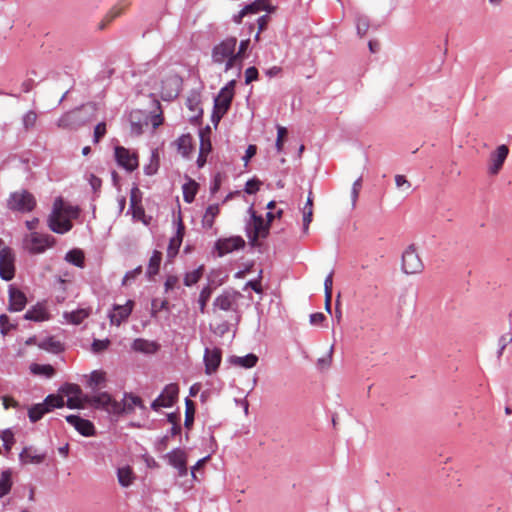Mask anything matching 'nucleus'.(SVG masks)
<instances>
[{
	"label": "nucleus",
	"instance_id": "obj_1",
	"mask_svg": "<svg viewBox=\"0 0 512 512\" xmlns=\"http://www.w3.org/2000/svg\"><path fill=\"white\" fill-rule=\"evenodd\" d=\"M79 208L67 204L62 198L55 199L48 217V227L57 234H64L73 227L71 220L79 216Z\"/></svg>",
	"mask_w": 512,
	"mask_h": 512
},
{
	"label": "nucleus",
	"instance_id": "obj_2",
	"mask_svg": "<svg viewBox=\"0 0 512 512\" xmlns=\"http://www.w3.org/2000/svg\"><path fill=\"white\" fill-rule=\"evenodd\" d=\"M237 43V38L234 36L223 39L212 48L211 59L214 64L223 65L225 72L235 68L239 75L242 66L239 62V54H236Z\"/></svg>",
	"mask_w": 512,
	"mask_h": 512
},
{
	"label": "nucleus",
	"instance_id": "obj_3",
	"mask_svg": "<svg viewBox=\"0 0 512 512\" xmlns=\"http://www.w3.org/2000/svg\"><path fill=\"white\" fill-rule=\"evenodd\" d=\"M242 298V294L234 290H225L218 295L212 303V312L215 315H219L220 312H233L238 313L239 311V300Z\"/></svg>",
	"mask_w": 512,
	"mask_h": 512
},
{
	"label": "nucleus",
	"instance_id": "obj_4",
	"mask_svg": "<svg viewBox=\"0 0 512 512\" xmlns=\"http://www.w3.org/2000/svg\"><path fill=\"white\" fill-rule=\"evenodd\" d=\"M251 219L247 224V234L250 239V243L253 246L259 245V239H264L269 235V222H265V219L257 215L253 208L249 209Z\"/></svg>",
	"mask_w": 512,
	"mask_h": 512
},
{
	"label": "nucleus",
	"instance_id": "obj_5",
	"mask_svg": "<svg viewBox=\"0 0 512 512\" xmlns=\"http://www.w3.org/2000/svg\"><path fill=\"white\" fill-rule=\"evenodd\" d=\"M35 206L34 196L26 190L11 193L7 200V207L12 211L27 213L31 212Z\"/></svg>",
	"mask_w": 512,
	"mask_h": 512
},
{
	"label": "nucleus",
	"instance_id": "obj_6",
	"mask_svg": "<svg viewBox=\"0 0 512 512\" xmlns=\"http://www.w3.org/2000/svg\"><path fill=\"white\" fill-rule=\"evenodd\" d=\"M84 401L96 409H104L109 413L120 414L121 403L114 400L107 392H102L98 395L90 396L84 395Z\"/></svg>",
	"mask_w": 512,
	"mask_h": 512
},
{
	"label": "nucleus",
	"instance_id": "obj_7",
	"mask_svg": "<svg viewBox=\"0 0 512 512\" xmlns=\"http://www.w3.org/2000/svg\"><path fill=\"white\" fill-rule=\"evenodd\" d=\"M26 249L32 254L43 253L55 244V239L48 234L32 232L24 240Z\"/></svg>",
	"mask_w": 512,
	"mask_h": 512
},
{
	"label": "nucleus",
	"instance_id": "obj_8",
	"mask_svg": "<svg viewBox=\"0 0 512 512\" xmlns=\"http://www.w3.org/2000/svg\"><path fill=\"white\" fill-rule=\"evenodd\" d=\"M235 80H231L225 87H223L214 102V114L217 118H221L230 108L234 96Z\"/></svg>",
	"mask_w": 512,
	"mask_h": 512
},
{
	"label": "nucleus",
	"instance_id": "obj_9",
	"mask_svg": "<svg viewBox=\"0 0 512 512\" xmlns=\"http://www.w3.org/2000/svg\"><path fill=\"white\" fill-rule=\"evenodd\" d=\"M509 151V147L506 144H501L490 153L487 166L489 175L496 176L500 173L509 155Z\"/></svg>",
	"mask_w": 512,
	"mask_h": 512
},
{
	"label": "nucleus",
	"instance_id": "obj_10",
	"mask_svg": "<svg viewBox=\"0 0 512 512\" xmlns=\"http://www.w3.org/2000/svg\"><path fill=\"white\" fill-rule=\"evenodd\" d=\"M423 262L413 245L409 246L402 255V269L406 274H417L422 272Z\"/></svg>",
	"mask_w": 512,
	"mask_h": 512
},
{
	"label": "nucleus",
	"instance_id": "obj_11",
	"mask_svg": "<svg viewBox=\"0 0 512 512\" xmlns=\"http://www.w3.org/2000/svg\"><path fill=\"white\" fill-rule=\"evenodd\" d=\"M15 276V255L9 247L0 249V277L10 281Z\"/></svg>",
	"mask_w": 512,
	"mask_h": 512
},
{
	"label": "nucleus",
	"instance_id": "obj_12",
	"mask_svg": "<svg viewBox=\"0 0 512 512\" xmlns=\"http://www.w3.org/2000/svg\"><path fill=\"white\" fill-rule=\"evenodd\" d=\"M179 394V387L175 383H170L165 386L162 393L152 402L151 407L154 410L159 408L171 407L177 401Z\"/></svg>",
	"mask_w": 512,
	"mask_h": 512
},
{
	"label": "nucleus",
	"instance_id": "obj_13",
	"mask_svg": "<svg viewBox=\"0 0 512 512\" xmlns=\"http://www.w3.org/2000/svg\"><path fill=\"white\" fill-rule=\"evenodd\" d=\"M261 11H270V4L267 0H255L251 4L246 5L237 15L233 16V21L236 24H241L245 17L250 18Z\"/></svg>",
	"mask_w": 512,
	"mask_h": 512
},
{
	"label": "nucleus",
	"instance_id": "obj_14",
	"mask_svg": "<svg viewBox=\"0 0 512 512\" xmlns=\"http://www.w3.org/2000/svg\"><path fill=\"white\" fill-rule=\"evenodd\" d=\"M115 158L119 166L127 171H134L138 167V156L136 153H131L125 147L117 146L115 148Z\"/></svg>",
	"mask_w": 512,
	"mask_h": 512
},
{
	"label": "nucleus",
	"instance_id": "obj_15",
	"mask_svg": "<svg viewBox=\"0 0 512 512\" xmlns=\"http://www.w3.org/2000/svg\"><path fill=\"white\" fill-rule=\"evenodd\" d=\"M245 246V241L240 236L219 239L216 242V249L219 256L241 249Z\"/></svg>",
	"mask_w": 512,
	"mask_h": 512
},
{
	"label": "nucleus",
	"instance_id": "obj_16",
	"mask_svg": "<svg viewBox=\"0 0 512 512\" xmlns=\"http://www.w3.org/2000/svg\"><path fill=\"white\" fill-rule=\"evenodd\" d=\"M134 302L128 300L124 305H114L113 311L108 315L112 325L119 326L125 321L133 310Z\"/></svg>",
	"mask_w": 512,
	"mask_h": 512
},
{
	"label": "nucleus",
	"instance_id": "obj_17",
	"mask_svg": "<svg viewBox=\"0 0 512 512\" xmlns=\"http://www.w3.org/2000/svg\"><path fill=\"white\" fill-rule=\"evenodd\" d=\"M221 359L222 351L220 348H206L204 353L205 373L211 375L216 372L221 363Z\"/></svg>",
	"mask_w": 512,
	"mask_h": 512
},
{
	"label": "nucleus",
	"instance_id": "obj_18",
	"mask_svg": "<svg viewBox=\"0 0 512 512\" xmlns=\"http://www.w3.org/2000/svg\"><path fill=\"white\" fill-rule=\"evenodd\" d=\"M166 458L168 459L169 464L178 470L180 476H185L187 474V457L183 450L174 449L166 455Z\"/></svg>",
	"mask_w": 512,
	"mask_h": 512
},
{
	"label": "nucleus",
	"instance_id": "obj_19",
	"mask_svg": "<svg viewBox=\"0 0 512 512\" xmlns=\"http://www.w3.org/2000/svg\"><path fill=\"white\" fill-rule=\"evenodd\" d=\"M66 420L83 436L89 437L95 434V428L91 421L76 415H68Z\"/></svg>",
	"mask_w": 512,
	"mask_h": 512
},
{
	"label": "nucleus",
	"instance_id": "obj_20",
	"mask_svg": "<svg viewBox=\"0 0 512 512\" xmlns=\"http://www.w3.org/2000/svg\"><path fill=\"white\" fill-rule=\"evenodd\" d=\"M27 298L25 294L17 288H9V310L10 311H21L25 308Z\"/></svg>",
	"mask_w": 512,
	"mask_h": 512
},
{
	"label": "nucleus",
	"instance_id": "obj_21",
	"mask_svg": "<svg viewBox=\"0 0 512 512\" xmlns=\"http://www.w3.org/2000/svg\"><path fill=\"white\" fill-rule=\"evenodd\" d=\"M133 351L144 354H155L160 346L155 341H150L144 338H136L131 345Z\"/></svg>",
	"mask_w": 512,
	"mask_h": 512
},
{
	"label": "nucleus",
	"instance_id": "obj_22",
	"mask_svg": "<svg viewBox=\"0 0 512 512\" xmlns=\"http://www.w3.org/2000/svg\"><path fill=\"white\" fill-rule=\"evenodd\" d=\"M128 6V3L121 1L113 6L109 12L104 16V18L100 21L98 28L100 30H104L114 19L120 16L123 11Z\"/></svg>",
	"mask_w": 512,
	"mask_h": 512
},
{
	"label": "nucleus",
	"instance_id": "obj_23",
	"mask_svg": "<svg viewBox=\"0 0 512 512\" xmlns=\"http://www.w3.org/2000/svg\"><path fill=\"white\" fill-rule=\"evenodd\" d=\"M136 407L144 409L145 406L143 404L142 399L139 396H136L132 393H127L124 395L123 401L121 403V413L122 412H132Z\"/></svg>",
	"mask_w": 512,
	"mask_h": 512
},
{
	"label": "nucleus",
	"instance_id": "obj_24",
	"mask_svg": "<svg viewBox=\"0 0 512 512\" xmlns=\"http://www.w3.org/2000/svg\"><path fill=\"white\" fill-rule=\"evenodd\" d=\"M80 125L76 111H70L63 114L57 121L58 128L72 130Z\"/></svg>",
	"mask_w": 512,
	"mask_h": 512
},
{
	"label": "nucleus",
	"instance_id": "obj_25",
	"mask_svg": "<svg viewBox=\"0 0 512 512\" xmlns=\"http://www.w3.org/2000/svg\"><path fill=\"white\" fill-rule=\"evenodd\" d=\"M91 308H81L72 312H65L64 318L73 325L81 324L91 314Z\"/></svg>",
	"mask_w": 512,
	"mask_h": 512
},
{
	"label": "nucleus",
	"instance_id": "obj_26",
	"mask_svg": "<svg viewBox=\"0 0 512 512\" xmlns=\"http://www.w3.org/2000/svg\"><path fill=\"white\" fill-rule=\"evenodd\" d=\"M24 318L27 320L40 322V321L48 320L49 314L44 306L38 304V305L32 307L31 309H29L25 313Z\"/></svg>",
	"mask_w": 512,
	"mask_h": 512
},
{
	"label": "nucleus",
	"instance_id": "obj_27",
	"mask_svg": "<svg viewBox=\"0 0 512 512\" xmlns=\"http://www.w3.org/2000/svg\"><path fill=\"white\" fill-rule=\"evenodd\" d=\"M220 213V207L218 204L209 205L202 218V226L205 229H211L214 225L216 217Z\"/></svg>",
	"mask_w": 512,
	"mask_h": 512
},
{
	"label": "nucleus",
	"instance_id": "obj_28",
	"mask_svg": "<svg viewBox=\"0 0 512 512\" xmlns=\"http://www.w3.org/2000/svg\"><path fill=\"white\" fill-rule=\"evenodd\" d=\"M175 144L177 146V151L184 157H188L192 151V137L189 134H185L180 136Z\"/></svg>",
	"mask_w": 512,
	"mask_h": 512
},
{
	"label": "nucleus",
	"instance_id": "obj_29",
	"mask_svg": "<svg viewBox=\"0 0 512 512\" xmlns=\"http://www.w3.org/2000/svg\"><path fill=\"white\" fill-rule=\"evenodd\" d=\"M117 478H118L119 484L122 487H129L133 483L135 476H134L132 468L129 466H125V467L118 468Z\"/></svg>",
	"mask_w": 512,
	"mask_h": 512
},
{
	"label": "nucleus",
	"instance_id": "obj_30",
	"mask_svg": "<svg viewBox=\"0 0 512 512\" xmlns=\"http://www.w3.org/2000/svg\"><path fill=\"white\" fill-rule=\"evenodd\" d=\"M38 346L43 350L55 354L60 353L64 350L63 344L54 337L45 338L38 344Z\"/></svg>",
	"mask_w": 512,
	"mask_h": 512
},
{
	"label": "nucleus",
	"instance_id": "obj_31",
	"mask_svg": "<svg viewBox=\"0 0 512 512\" xmlns=\"http://www.w3.org/2000/svg\"><path fill=\"white\" fill-rule=\"evenodd\" d=\"M230 362L244 368H252L257 364L258 357L255 354H248L243 357L233 356L231 357Z\"/></svg>",
	"mask_w": 512,
	"mask_h": 512
},
{
	"label": "nucleus",
	"instance_id": "obj_32",
	"mask_svg": "<svg viewBox=\"0 0 512 512\" xmlns=\"http://www.w3.org/2000/svg\"><path fill=\"white\" fill-rule=\"evenodd\" d=\"M184 225L183 223L180 221L179 223V227H178V230H177V235L173 238L170 239V242H169V246H168V254L169 255H175L180 246H181V243H182V239H183V234H184Z\"/></svg>",
	"mask_w": 512,
	"mask_h": 512
},
{
	"label": "nucleus",
	"instance_id": "obj_33",
	"mask_svg": "<svg viewBox=\"0 0 512 512\" xmlns=\"http://www.w3.org/2000/svg\"><path fill=\"white\" fill-rule=\"evenodd\" d=\"M12 472L4 470L0 474V498L7 495L12 488Z\"/></svg>",
	"mask_w": 512,
	"mask_h": 512
},
{
	"label": "nucleus",
	"instance_id": "obj_34",
	"mask_svg": "<svg viewBox=\"0 0 512 512\" xmlns=\"http://www.w3.org/2000/svg\"><path fill=\"white\" fill-rule=\"evenodd\" d=\"M161 260L162 253L160 251L155 250L149 260L147 267V275L149 277H153L154 275L158 274Z\"/></svg>",
	"mask_w": 512,
	"mask_h": 512
},
{
	"label": "nucleus",
	"instance_id": "obj_35",
	"mask_svg": "<svg viewBox=\"0 0 512 512\" xmlns=\"http://www.w3.org/2000/svg\"><path fill=\"white\" fill-rule=\"evenodd\" d=\"M44 458V455L35 454L31 448H24L23 451L20 453V460L25 464H39L44 460Z\"/></svg>",
	"mask_w": 512,
	"mask_h": 512
},
{
	"label": "nucleus",
	"instance_id": "obj_36",
	"mask_svg": "<svg viewBox=\"0 0 512 512\" xmlns=\"http://www.w3.org/2000/svg\"><path fill=\"white\" fill-rule=\"evenodd\" d=\"M65 259L69 263H71V264H73V265H75L77 267H81L82 268L84 266V259H85V257H84L83 251L80 250V249H72V250H70L66 254Z\"/></svg>",
	"mask_w": 512,
	"mask_h": 512
},
{
	"label": "nucleus",
	"instance_id": "obj_37",
	"mask_svg": "<svg viewBox=\"0 0 512 512\" xmlns=\"http://www.w3.org/2000/svg\"><path fill=\"white\" fill-rule=\"evenodd\" d=\"M213 287L211 285H207L202 288L199 294L198 304L199 310L202 314L206 312L207 303L212 295Z\"/></svg>",
	"mask_w": 512,
	"mask_h": 512
},
{
	"label": "nucleus",
	"instance_id": "obj_38",
	"mask_svg": "<svg viewBox=\"0 0 512 512\" xmlns=\"http://www.w3.org/2000/svg\"><path fill=\"white\" fill-rule=\"evenodd\" d=\"M203 273H204L203 265L199 266L197 269H195L191 272L186 273L185 277H184V285L190 287V286L196 284L202 278Z\"/></svg>",
	"mask_w": 512,
	"mask_h": 512
},
{
	"label": "nucleus",
	"instance_id": "obj_39",
	"mask_svg": "<svg viewBox=\"0 0 512 512\" xmlns=\"http://www.w3.org/2000/svg\"><path fill=\"white\" fill-rule=\"evenodd\" d=\"M46 413H48V408L45 407L43 403L36 404L32 406L28 411V416L31 422H37L40 420Z\"/></svg>",
	"mask_w": 512,
	"mask_h": 512
},
{
	"label": "nucleus",
	"instance_id": "obj_40",
	"mask_svg": "<svg viewBox=\"0 0 512 512\" xmlns=\"http://www.w3.org/2000/svg\"><path fill=\"white\" fill-rule=\"evenodd\" d=\"M105 382V373L95 370L90 374L88 379V386L92 390L98 389Z\"/></svg>",
	"mask_w": 512,
	"mask_h": 512
},
{
	"label": "nucleus",
	"instance_id": "obj_41",
	"mask_svg": "<svg viewBox=\"0 0 512 512\" xmlns=\"http://www.w3.org/2000/svg\"><path fill=\"white\" fill-rule=\"evenodd\" d=\"M43 404L46 408H48V412H50L53 408H61L64 406V399L60 395H48Z\"/></svg>",
	"mask_w": 512,
	"mask_h": 512
},
{
	"label": "nucleus",
	"instance_id": "obj_42",
	"mask_svg": "<svg viewBox=\"0 0 512 512\" xmlns=\"http://www.w3.org/2000/svg\"><path fill=\"white\" fill-rule=\"evenodd\" d=\"M197 187L198 185L195 181H190L183 185V197L185 202L191 203L194 200L197 193Z\"/></svg>",
	"mask_w": 512,
	"mask_h": 512
},
{
	"label": "nucleus",
	"instance_id": "obj_43",
	"mask_svg": "<svg viewBox=\"0 0 512 512\" xmlns=\"http://www.w3.org/2000/svg\"><path fill=\"white\" fill-rule=\"evenodd\" d=\"M31 371L34 373V374H37V375H44L48 378L54 376L55 374V369L53 368V366L49 365V364H44V365H41V364H33L31 366Z\"/></svg>",
	"mask_w": 512,
	"mask_h": 512
},
{
	"label": "nucleus",
	"instance_id": "obj_44",
	"mask_svg": "<svg viewBox=\"0 0 512 512\" xmlns=\"http://www.w3.org/2000/svg\"><path fill=\"white\" fill-rule=\"evenodd\" d=\"M186 105L189 108L190 111L193 112V117H199L202 114V108L200 106V100L198 96L193 95L191 97H188L186 101Z\"/></svg>",
	"mask_w": 512,
	"mask_h": 512
},
{
	"label": "nucleus",
	"instance_id": "obj_45",
	"mask_svg": "<svg viewBox=\"0 0 512 512\" xmlns=\"http://www.w3.org/2000/svg\"><path fill=\"white\" fill-rule=\"evenodd\" d=\"M185 405H186V411H185L184 425H185V427L189 428L190 426H192V424L194 422L195 406H194V402L190 399H186Z\"/></svg>",
	"mask_w": 512,
	"mask_h": 512
},
{
	"label": "nucleus",
	"instance_id": "obj_46",
	"mask_svg": "<svg viewBox=\"0 0 512 512\" xmlns=\"http://www.w3.org/2000/svg\"><path fill=\"white\" fill-rule=\"evenodd\" d=\"M0 437H1L2 441H3L4 449L7 452H10V450L12 449V446L15 443V438H14L13 432L10 429H6V430L1 432Z\"/></svg>",
	"mask_w": 512,
	"mask_h": 512
},
{
	"label": "nucleus",
	"instance_id": "obj_47",
	"mask_svg": "<svg viewBox=\"0 0 512 512\" xmlns=\"http://www.w3.org/2000/svg\"><path fill=\"white\" fill-rule=\"evenodd\" d=\"M395 185L397 189L400 191L408 194L411 190V182L407 180V178L404 175H396L395 176Z\"/></svg>",
	"mask_w": 512,
	"mask_h": 512
},
{
	"label": "nucleus",
	"instance_id": "obj_48",
	"mask_svg": "<svg viewBox=\"0 0 512 512\" xmlns=\"http://www.w3.org/2000/svg\"><path fill=\"white\" fill-rule=\"evenodd\" d=\"M62 392L68 397H83L82 390L79 385L74 383H68L62 388Z\"/></svg>",
	"mask_w": 512,
	"mask_h": 512
},
{
	"label": "nucleus",
	"instance_id": "obj_49",
	"mask_svg": "<svg viewBox=\"0 0 512 512\" xmlns=\"http://www.w3.org/2000/svg\"><path fill=\"white\" fill-rule=\"evenodd\" d=\"M130 211L135 220L141 221L144 224H148V222L146 221L145 210H144L142 204L136 205L134 207H130Z\"/></svg>",
	"mask_w": 512,
	"mask_h": 512
},
{
	"label": "nucleus",
	"instance_id": "obj_50",
	"mask_svg": "<svg viewBox=\"0 0 512 512\" xmlns=\"http://www.w3.org/2000/svg\"><path fill=\"white\" fill-rule=\"evenodd\" d=\"M313 218V209H305L303 208V233L305 235L308 234L309 231V225L312 222Z\"/></svg>",
	"mask_w": 512,
	"mask_h": 512
},
{
	"label": "nucleus",
	"instance_id": "obj_51",
	"mask_svg": "<svg viewBox=\"0 0 512 512\" xmlns=\"http://www.w3.org/2000/svg\"><path fill=\"white\" fill-rule=\"evenodd\" d=\"M109 339L99 340L95 339L92 343V351L95 353H100L104 350H106L110 345Z\"/></svg>",
	"mask_w": 512,
	"mask_h": 512
},
{
	"label": "nucleus",
	"instance_id": "obj_52",
	"mask_svg": "<svg viewBox=\"0 0 512 512\" xmlns=\"http://www.w3.org/2000/svg\"><path fill=\"white\" fill-rule=\"evenodd\" d=\"M142 194L138 187H133L130 191V207L141 204Z\"/></svg>",
	"mask_w": 512,
	"mask_h": 512
},
{
	"label": "nucleus",
	"instance_id": "obj_53",
	"mask_svg": "<svg viewBox=\"0 0 512 512\" xmlns=\"http://www.w3.org/2000/svg\"><path fill=\"white\" fill-rule=\"evenodd\" d=\"M87 403L84 401V396L83 397H68V400H67V403L66 405L71 408V409H75V408H83Z\"/></svg>",
	"mask_w": 512,
	"mask_h": 512
},
{
	"label": "nucleus",
	"instance_id": "obj_54",
	"mask_svg": "<svg viewBox=\"0 0 512 512\" xmlns=\"http://www.w3.org/2000/svg\"><path fill=\"white\" fill-rule=\"evenodd\" d=\"M269 21H270V17L268 15H263L256 19V23L258 26V32L255 36L256 40H259L260 33L266 29Z\"/></svg>",
	"mask_w": 512,
	"mask_h": 512
},
{
	"label": "nucleus",
	"instance_id": "obj_55",
	"mask_svg": "<svg viewBox=\"0 0 512 512\" xmlns=\"http://www.w3.org/2000/svg\"><path fill=\"white\" fill-rule=\"evenodd\" d=\"M37 121V114L34 111H28L23 117V124L26 129L34 127Z\"/></svg>",
	"mask_w": 512,
	"mask_h": 512
},
{
	"label": "nucleus",
	"instance_id": "obj_56",
	"mask_svg": "<svg viewBox=\"0 0 512 512\" xmlns=\"http://www.w3.org/2000/svg\"><path fill=\"white\" fill-rule=\"evenodd\" d=\"M261 182L257 179L248 180L245 184V192L247 194H255L260 188Z\"/></svg>",
	"mask_w": 512,
	"mask_h": 512
},
{
	"label": "nucleus",
	"instance_id": "obj_57",
	"mask_svg": "<svg viewBox=\"0 0 512 512\" xmlns=\"http://www.w3.org/2000/svg\"><path fill=\"white\" fill-rule=\"evenodd\" d=\"M287 135V129L282 126H278L277 128V140H276V148L280 152L283 148L284 138Z\"/></svg>",
	"mask_w": 512,
	"mask_h": 512
},
{
	"label": "nucleus",
	"instance_id": "obj_58",
	"mask_svg": "<svg viewBox=\"0 0 512 512\" xmlns=\"http://www.w3.org/2000/svg\"><path fill=\"white\" fill-rule=\"evenodd\" d=\"M106 134V124L105 122H100L96 125L94 129V142L98 143L100 139Z\"/></svg>",
	"mask_w": 512,
	"mask_h": 512
},
{
	"label": "nucleus",
	"instance_id": "obj_59",
	"mask_svg": "<svg viewBox=\"0 0 512 512\" xmlns=\"http://www.w3.org/2000/svg\"><path fill=\"white\" fill-rule=\"evenodd\" d=\"M250 44V39L242 40L239 43L238 50H236V54H239V62L242 65L243 59L245 57V52L247 51Z\"/></svg>",
	"mask_w": 512,
	"mask_h": 512
},
{
	"label": "nucleus",
	"instance_id": "obj_60",
	"mask_svg": "<svg viewBox=\"0 0 512 512\" xmlns=\"http://www.w3.org/2000/svg\"><path fill=\"white\" fill-rule=\"evenodd\" d=\"M369 29L367 18H359L357 21V32L360 36H364Z\"/></svg>",
	"mask_w": 512,
	"mask_h": 512
},
{
	"label": "nucleus",
	"instance_id": "obj_61",
	"mask_svg": "<svg viewBox=\"0 0 512 512\" xmlns=\"http://www.w3.org/2000/svg\"><path fill=\"white\" fill-rule=\"evenodd\" d=\"M258 78V70L255 67H249L245 71V83L250 84L251 82L257 80Z\"/></svg>",
	"mask_w": 512,
	"mask_h": 512
},
{
	"label": "nucleus",
	"instance_id": "obj_62",
	"mask_svg": "<svg viewBox=\"0 0 512 512\" xmlns=\"http://www.w3.org/2000/svg\"><path fill=\"white\" fill-rule=\"evenodd\" d=\"M88 181L93 189V191H98L101 188L102 181L100 178L95 176L94 174H90L88 177Z\"/></svg>",
	"mask_w": 512,
	"mask_h": 512
},
{
	"label": "nucleus",
	"instance_id": "obj_63",
	"mask_svg": "<svg viewBox=\"0 0 512 512\" xmlns=\"http://www.w3.org/2000/svg\"><path fill=\"white\" fill-rule=\"evenodd\" d=\"M178 277L177 276H174V275H170L166 278V281H165V290L168 291V290H172L176 287V285L178 284Z\"/></svg>",
	"mask_w": 512,
	"mask_h": 512
},
{
	"label": "nucleus",
	"instance_id": "obj_64",
	"mask_svg": "<svg viewBox=\"0 0 512 512\" xmlns=\"http://www.w3.org/2000/svg\"><path fill=\"white\" fill-rule=\"evenodd\" d=\"M10 325H9V318L7 315H1L0 316V330L2 332V334H7L8 331L10 330Z\"/></svg>",
	"mask_w": 512,
	"mask_h": 512
}]
</instances>
